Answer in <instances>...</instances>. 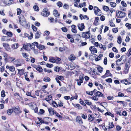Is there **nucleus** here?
<instances>
[{
  "label": "nucleus",
  "instance_id": "1",
  "mask_svg": "<svg viewBox=\"0 0 131 131\" xmlns=\"http://www.w3.org/2000/svg\"><path fill=\"white\" fill-rule=\"evenodd\" d=\"M19 21L21 25L22 26L27 25L26 19L23 15H21L19 16Z\"/></svg>",
  "mask_w": 131,
  "mask_h": 131
},
{
  "label": "nucleus",
  "instance_id": "2",
  "mask_svg": "<svg viewBox=\"0 0 131 131\" xmlns=\"http://www.w3.org/2000/svg\"><path fill=\"white\" fill-rule=\"evenodd\" d=\"M116 16L118 18H122L126 16V13L123 12L122 11H118L117 13L116 12Z\"/></svg>",
  "mask_w": 131,
  "mask_h": 131
},
{
  "label": "nucleus",
  "instance_id": "3",
  "mask_svg": "<svg viewBox=\"0 0 131 131\" xmlns=\"http://www.w3.org/2000/svg\"><path fill=\"white\" fill-rule=\"evenodd\" d=\"M50 14V12L48 11L47 8L43 9L41 13V15L44 17H48Z\"/></svg>",
  "mask_w": 131,
  "mask_h": 131
},
{
  "label": "nucleus",
  "instance_id": "4",
  "mask_svg": "<svg viewBox=\"0 0 131 131\" xmlns=\"http://www.w3.org/2000/svg\"><path fill=\"white\" fill-rule=\"evenodd\" d=\"M94 12L95 14L98 16L101 15L100 13H101V11L99 8L96 6L94 7Z\"/></svg>",
  "mask_w": 131,
  "mask_h": 131
},
{
  "label": "nucleus",
  "instance_id": "5",
  "mask_svg": "<svg viewBox=\"0 0 131 131\" xmlns=\"http://www.w3.org/2000/svg\"><path fill=\"white\" fill-rule=\"evenodd\" d=\"M90 31H89L86 32H83L82 34V37L85 38H89L90 37Z\"/></svg>",
  "mask_w": 131,
  "mask_h": 131
},
{
  "label": "nucleus",
  "instance_id": "6",
  "mask_svg": "<svg viewBox=\"0 0 131 131\" xmlns=\"http://www.w3.org/2000/svg\"><path fill=\"white\" fill-rule=\"evenodd\" d=\"M78 27L79 30L81 31H82L83 29H85V27L83 23L78 24Z\"/></svg>",
  "mask_w": 131,
  "mask_h": 131
},
{
  "label": "nucleus",
  "instance_id": "7",
  "mask_svg": "<svg viewBox=\"0 0 131 131\" xmlns=\"http://www.w3.org/2000/svg\"><path fill=\"white\" fill-rule=\"evenodd\" d=\"M76 120L77 122L80 124H82L83 123L82 119L81 117L80 116L77 117L76 119Z\"/></svg>",
  "mask_w": 131,
  "mask_h": 131
},
{
  "label": "nucleus",
  "instance_id": "8",
  "mask_svg": "<svg viewBox=\"0 0 131 131\" xmlns=\"http://www.w3.org/2000/svg\"><path fill=\"white\" fill-rule=\"evenodd\" d=\"M13 0H4V2L7 5H9L11 4L13 2Z\"/></svg>",
  "mask_w": 131,
  "mask_h": 131
},
{
  "label": "nucleus",
  "instance_id": "9",
  "mask_svg": "<svg viewBox=\"0 0 131 131\" xmlns=\"http://www.w3.org/2000/svg\"><path fill=\"white\" fill-rule=\"evenodd\" d=\"M96 96L99 97H104V95H103L102 93L100 91H97L95 93V94Z\"/></svg>",
  "mask_w": 131,
  "mask_h": 131
},
{
  "label": "nucleus",
  "instance_id": "10",
  "mask_svg": "<svg viewBox=\"0 0 131 131\" xmlns=\"http://www.w3.org/2000/svg\"><path fill=\"white\" fill-rule=\"evenodd\" d=\"M71 27L72 28V32L73 33H76L77 32V31L76 29V26L74 25H73L71 26Z\"/></svg>",
  "mask_w": 131,
  "mask_h": 131
},
{
  "label": "nucleus",
  "instance_id": "11",
  "mask_svg": "<svg viewBox=\"0 0 131 131\" xmlns=\"http://www.w3.org/2000/svg\"><path fill=\"white\" fill-rule=\"evenodd\" d=\"M76 57L73 54H71L70 55L69 57V59L71 61H73L76 58Z\"/></svg>",
  "mask_w": 131,
  "mask_h": 131
},
{
  "label": "nucleus",
  "instance_id": "12",
  "mask_svg": "<svg viewBox=\"0 0 131 131\" xmlns=\"http://www.w3.org/2000/svg\"><path fill=\"white\" fill-rule=\"evenodd\" d=\"M12 109L14 112L19 111V113H21V112L19 111L20 108L19 107H14L12 108Z\"/></svg>",
  "mask_w": 131,
  "mask_h": 131
},
{
  "label": "nucleus",
  "instance_id": "13",
  "mask_svg": "<svg viewBox=\"0 0 131 131\" xmlns=\"http://www.w3.org/2000/svg\"><path fill=\"white\" fill-rule=\"evenodd\" d=\"M8 36H3L2 37L1 39L2 41H10L11 40L10 39H8Z\"/></svg>",
  "mask_w": 131,
  "mask_h": 131
},
{
  "label": "nucleus",
  "instance_id": "14",
  "mask_svg": "<svg viewBox=\"0 0 131 131\" xmlns=\"http://www.w3.org/2000/svg\"><path fill=\"white\" fill-rule=\"evenodd\" d=\"M53 13L56 17H58L60 16V14L58 12V11L56 10H55L53 11Z\"/></svg>",
  "mask_w": 131,
  "mask_h": 131
},
{
  "label": "nucleus",
  "instance_id": "15",
  "mask_svg": "<svg viewBox=\"0 0 131 131\" xmlns=\"http://www.w3.org/2000/svg\"><path fill=\"white\" fill-rule=\"evenodd\" d=\"M124 57L125 58V61H126V56H122L121 57V58H120V59H118V60H117L116 61V65H119V64H118L117 62H119L121 61L122 60L123 58V57Z\"/></svg>",
  "mask_w": 131,
  "mask_h": 131
},
{
  "label": "nucleus",
  "instance_id": "16",
  "mask_svg": "<svg viewBox=\"0 0 131 131\" xmlns=\"http://www.w3.org/2000/svg\"><path fill=\"white\" fill-rule=\"evenodd\" d=\"M129 65L128 64L126 63L125 65V73H127L128 72L129 68Z\"/></svg>",
  "mask_w": 131,
  "mask_h": 131
},
{
  "label": "nucleus",
  "instance_id": "17",
  "mask_svg": "<svg viewBox=\"0 0 131 131\" xmlns=\"http://www.w3.org/2000/svg\"><path fill=\"white\" fill-rule=\"evenodd\" d=\"M54 70L56 72L61 71L62 68L59 67H56L54 68Z\"/></svg>",
  "mask_w": 131,
  "mask_h": 131
},
{
  "label": "nucleus",
  "instance_id": "18",
  "mask_svg": "<svg viewBox=\"0 0 131 131\" xmlns=\"http://www.w3.org/2000/svg\"><path fill=\"white\" fill-rule=\"evenodd\" d=\"M48 111L50 113V114L51 115H53L54 113V111L52 108H50L48 109Z\"/></svg>",
  "mask_w": 131,
  "mask_h": 131
},
{
  "label": "nucleus",
  "instance_id": "19",
  "mask_svg": "<svg viewBox=\"0 0 131 131\" xmlns=\"http://www.w3.org/2000/svg\"><path fill=\"white\" fill-rule=\"evenodd\" d=\"M40 50H42L45 49V46L42 45L41 44L39 45L37 47Z\"/></svg>",
  "mask_w": 131,
  "mask_h": 131
},
{
  "label": "nucleus",
  "instance_id": "20",
  "mask_svg": "<svg viewBox=\"0 0 131 131\" xmlns=\"http://www.w3.org/2000/svg\"><path fill=\"white\" fill-rule=\"evenodd\" d=\"M12 47L14 49H16L18 47V44L17 43L13 44L12 45Z\"/></svg>",
  "mask_w": 131,
  "mask_h": 131
},
{
  "label": "nucleus",
  "instance_id": "21",
  "mask_svg": "<svg viewBox=\"0 0 131 131\" xmlns=\"http://www.w3.org/2000/svg\"><path fill=\"white\" fill-rule=\"evenodd\" d=\"M38 119L39 120L40 122L38 123V124H39L40 125L42 124V123H45V122L44 120H42V118H40L39 117H37Z\"/></svg>",
  "mask_w": 131,
  "mask_h": 131
},
{
  "label": "nucleus",
  "instance_id": "22",
  "mask_svg": "<svg viewBox=\"0 0 131 131\" xmlns=\"http://www.w3.org/2000/svg\"><path fill=\"white\" fill-rule=\"evenodd\" d=\"M36 70L40 72H42V71L43 69L40 66H39L37 68Z\"/></svg>",
  "mask_w": 131,
  "mask_h": 131
},
{
  "label": "nucleus",
  "instance_id": "23",
  "mask_svg": "<svg viewBox=\"0 0 131 131\" xmlns=\"http://www.w3.org/2000/svg\"><path fill=\"white\" fill-rule=\"evenodd\" d=\"M103 8L104 10L106 12H107L109 10V7L106 6H103Z\"/></svg>",
  "mask_w": 131,
  "mask_h": 131
},
{
  "label": "nucleus",
  "instance_id": "24",
  "mask_svg": "<svg viewBox=\"0 0 131 131\" xmlns=\"http://www.w3.org/2000/svg\"><path fill=\"white\" fill-rule=\"evenodd\" d=\"M49 61L51 62L55 63V58L53 57H51Z\"/></svg>",
  "mask_w": 131,
  "mask_h": 131
},
{
  "label": "nucleus",
  "instance_id": "25",
  "mask_svg": "<svg viewBox=\"0 0 131 131\" xmlns=\"http://www.w3.org/2000/svg\"><path fill=\"white\" fill-rule=\"evenodd\" d=\"M61 60V59L59 58L56 57L55 58V63H58Z\"/></svg>",
  "mask_w": 131,
  "mask_h": 131
},
{
  "label": "nucleus",
  "instance_id": "26",
  "mask_svg": "<svg viewBox=\"0 0 131 131\" xmlns=\"http://www.w3.org/2000/svg\"><path fill=\"white\" fill-rule=\"evenodd\" d=\"M40 37V35L39 34V32L37 31L35 35V38L38 39Z\"/></svg>",
  "mask_w": 131,
  "mask_h": 131
},
{
  "label": "nucleus",
  "instance_id": "27",
  "mask_svg": "<svg viewBox=\"0 0 131 131\" xmlns=\"http://www.w3.org/2000/svg\"><path fill=\"white\" fill-rule=\"evenodd\" d=\"M43 80L46 82H49L50 81V79L49 78L46 77L43 79Z\"/></svg>",
  "mask_w": 131,
  "mask_h": 131
},
{
  "label": "nucleus",
  "instance_id": "28",
  "mask_svg": "<svg viewBox=\"0 0 131 131\" xmlns=\"http://www.w3.org/2000/svg\"><path fill=\"white\" fill-rule=\"evenodd\" d=\"M52 104L54 107H58V105L55 101H53L52 102Z\"/></svg>",
  "mask_w": 131,
  "mask_h": 131
},
{
  "label": "nucleus",
  "instance_id": "29",
  "mask_svg": "<svg viewBox=\"0 0 131 131\" xmlns=\"http://www.w3.org/2000/svg\"><path fill=\"white\" fill-rule=\"evenodd\" d=\"M3 45L5 49H6L9 46V45L7 43H3Z\"/></svg>",
  "mask_w": 131,
  "mask_h": 131
},
{
  "label": "nucleus",
  "instance_id": "30",
  "mask_svg": "<svg viewBox=\"0 0 131 131\" xmlns=\"http://www.w3.org/2000/svg\"><path fill=\"white\" fill-rule=\"evenodd\" d=\"M107 77L111 76L112 75L109 70H107L105 74Z\"/></svg>",
  "mask_w": 131,
  "mask_h": 131
},
{
  "label": "nucleus",
  "instance_id": "31",
  "mask_svg": "<svg viewBox=\"0 0 131 131\" xmlns=\"http://www.w3.org/2000/svg\"><path fill=\"white\" fill-rule=\"evenodd\" d=\"M127 56L129 57L131 55V48H130L128 50V51L126 53Z\"/></svg>",
  "mask_w": 131,
  "mask_h": 131
},
{
  "label": "nucleus",
  "instance_id": "32",
  "mask_svg": "<svg viewBox=\"0 0 131 131\" xmlns=\"http://www.w3.org/2000/svg\"><path fill=\"white\" fill-rule=\"evenodd\" d=\"M117 39V42L119 44L121 43L122 42V39L121 36H119L118 37Z\"/></svg>",
  "mask_w": 131,
  "mask_h": 131
},
{
  "label": "nucleus",
  "instance_id": "33",
  "mask_svg": "<svg viewBox=\"0 0 131 131\" xmlns=\"http://www.w3.org/2000/svg\"><path fill=\"white\" fill-rule=\"evenodd\" d=\"M97 69L99 71L100 73H101L102 72L103 69V68L101 67H98Z\"/></svg>",
  "mask_w": 131,
  "mask_h": 131
},
{
  "label": "nucleus",
  "instance_id": "34",
  "mask_svg": "<svg viewBox=\"0 0 131 131\" xmlns=\"http://www.w3.org/2000/svg\"><path fill=\"white\" fill-rule=\"evenodd\" d=\"M85 6L86 5L85 2H83L82 3H80L79 4V7H82L83 6Z\"/></svg>",
  "mask_w": 131,
  "mask_h": 131
},
{
  "label": "nucleus",
  "instance_id": "35",
  "mask_svg": "<svg viewBox=\"0 0 131 131\" xmlns=\"http://www.w3.org/2000/svg\"><path fill=\"white\" fill-rule=\"evenodd\" d=\"M125 26L127 27L128 29L131 28V24H130L127 23L125 24Z\"/></svg>",
  "mask_w": 131,
  "mask_h": 131
},
{
  "label": "nucleus",
  "instance_id": "36",
  "mask_svg": "<svg viewBox=\"0 0 131 131\" xmlns=\"http://www.w3.org/2000/svg\"><path fill=\"white\" fill-rule=\"evenodd\" d=\"M110 5L111 7H115L116 5V4L114 2H111L110 3Z\"/></svg>",
  "mask_w": 131,
  "mask_h": 131
},
{
  "label": "nucleus",
  "instance_id": "37",
  "mask_svg": "<svg viewBox=\"0 0 131 131\" xmlns=\"http://www.w3.org/2000/svg\"><path fill=\"white\" fill-rule=\"evenodd\" d=\"M13 111L12 109H8L7 112L8 114V115H10L12 113Z\"/></svg>",
  "mask_w": 131,
  "mask_h": 131
},
{
  "label": "nucleus",
  "instance_id": "38",
  "mask_svg": "<svg viewBox=\"0 0 131 131\" xmlns=\"http://www.w3.org/2000/svg\"><path fill=\"white\" fill-rule=\"evenodd\" d=\"M17 14L18 15H20L21 13V10L20 8H18L17 9Z\"/></svg>",
  "mask_w": 131,
  "mask_h": 131
},
{
  "label": "nucleus",
  "instance_id": "39",
  "mask_svg": "<svg viewBox=\"0 0 131 131\" xmlns=\"http://www.w3.org/2000/svg\"><path fill=\"white\" fill-rule=\"evenodd\" d=\"M85 102L86 104L89 105H91L92 104L91 102H89V101L88 100H85Z\"/></svg>",
  "mask_w": 131,
  "mask_h": 131
},
{
  "label": "nucleus",
  "instance_id": "40",
  "mask_svg": "<svg viewBox=\"0 0 131 131\" xmlns=\"http://www.w3.org/2000/svg\"><path fill=\"white\" fill-rule=\"evenodd\" d=\"M121 82L123 83L126 85H127L128 83V81L126 79L123 80Z\"/></svg>",
  "mask_w": 131,
  "mask_h": 131
},
{
  "label": "nucleus",
  "instance_id": "41",
  "mask_svg": "<svg viewBox=\"0 0 131 131\" xmlns=\"http://www.w3.org/2000/svg\"><path fill=\"white\" fill-rule=\"evenodd\" d=\"M74 106L76 107H78L79 109H81L82 108V107L79 104H76Z\"/></svg>",
  "mask_w": 131,
  "mask_h": 131
},
{
  "label": "nucleus",
  "instance_id": "42",
  "mask_svg": "<svg viewBox=\"0 0 131 131\" xmlns=\"http://www.w3.org/2000/svg\"><path fill=\"white\" fill-rule=\"evenodd\" d=\"M46 66L47 67L50 68L52 67L53 66V64H52L48 63L46 64Z\"/></svg>",
  "mask_w": 131,
  "mask_h": 131
},
{
  "label": "nucleus",
  "instance_id": "43",
  "mask_svg": "<svg viewBox=\"0 0 131 131\" xmlns=\"http://www.w3.org/2000/svg\"><path fill=\"white\" fill-rule=\"evenodd\" d=\"M33 8L34 10L36 11H38L39 10V8L37 5L34 6L33 7Z\"/></svg>",
  "mask_w": 131,
  "mask_h": 131
},
{
  "label": "nucleus",
  "instance_id": "44",
  "mask_svg": "<svg viewBox=\"0 0 131 131\" xmlns=\"http://www.w3.org/2000/svg\"><path fill=\"white\" fill-rule=\"evenodd\" d=\"M9 37H11L13 35L12 33L10 32H7L6 33V34Z\"/></svg>",
  "mask_w": 131,
  "mask_h": 131
},
{
  "label": "nucleus",
  "instance_id": "45",
  "mask_svg": "<svg viewBox=\"0 0 131 131\" xmlns=\"http://www.w3.org/2000/svg\"><path fill=\"white\" fill-rule=\"evenodd\" d=\"M9 70L13 72L15 70V68L13 66H11L9 68Z\"/></svg>",
  "mask_w": 131,
  "mask_h": 131
},
{
  "label": "nucleus",
  "instance_id": "46",
  "mask_svg": "<svg viewBox=\"0 0 131 131\" xmlns=\"http://www.w3.org/2000/svg\"><path fill=\"white\" fill-rule=\"evenodd\" d=\"M57 5L59 7H61L63 5L62 3L60 1L58 2L57 3Z\"/></svg>",
  "mask_w": 131,
  "mask_h": 131
},
{
  "label": "nucleus",
  "instance_id": "47",
  "mask_svg": "<svg viewBox=\"0 0 131 131\" xmlns=\"http://www.w3.org/2000/svg\"><path fill=\"white\" fill-rule=\"evenodd\" d=\"M116 127L117 131H119L121 129V127L119 126V125H117Z\"/></svg>",
  "mask_w": 131,
  "mask_h": 131
},
{
  "label": "nucleus",
  "instance_id": "48",
  "mask_svg": "<svg viewBox=\"0 0 131 131\" xmlns=\"http://www.w3.org/2000/svg\"><path fill=\"white\" fill-rule=\"evenodd\" d=\"M32 28L34 30V31H36L37 30L36 27V26H35L34 25H32Z\"/></svg>",
  "mask_w": 131,
  "mask_h": 131
},
{
  "label": "nucleus",
  "instance_id": "49",
  "mask_svg": "<svg viewBox=\"0 0 131 131\" xmlns=\"http://www.w3.org/2000/svg\"><path fill=\"white\" fill-rule=\"evenodd\" d=\"M80 103L82 105L85 106H86L85 104L84 103V101H82V99H80Z\"/></svg>",
  "mask_w": 131,
  "mask_h": 131
},
{
  "label": "nucleus",
  "instance_id": "50",
  "mask_svg": "<svg viewBox=\"0 0 131 131\" xmlns=\"http://www.w3.org/2000/svg\"><path fill=\"white\" fill-rule=\"evenodd\" d=\"M58 105L60 107L62 106L63 105V103L60 100L58 102Z\"/></svg>",
  "mask_w": 131,
  "mask_h": 131
},
{
  "label": "nucleus",
  "instance_id": "51",
  "mask_svg": "<svg viewBox=\"0 0 131 131\" xmlns=\"http://www.w3.org/2000/svg\"><path fill=\"white\" fill-rule=\"evenodd\" d=\"M5 91L4 90H3L1 92V94L2 97H5Z\"/></svg>",
  "mask_w": 131,
  "mask_h": 131
},
{
  "label": "nucleus",
  "instance_id": "52",
  "mask_svg": "<svg viewBox=\"0 0 131 131\" xmlns=\"http://www.w3.org/2000/svg\"><path fill=\"white\" fill-rule=\"evenodd\" d=\"M121 4L124 7H126L127 6V4L126 3H125L124 1H122L121 2Z\"/></svg>",
  "mask_w": 131,
  "mask_h": 131
},
{
  "label": "nucleus",
  "instance_id": "53",
  "mask_svg": "<svg viewBox=\"0 0 131 131\" xmlns=\"http://www.w3.org/2000/svg\"><path fill=\"white\" fill-rule=\"evenodd\" d=\"M107 82L111 83L112 82V79L111 78H108L105 80Z\"/></svg>",
  "mask_w": 131,
  "mask_h": 131
},
{
  "label": "nucleus",
  "instance_id": "54",
  "mask_svg": "<svg viewBox=\"0 0 131 131\" xmlns=\"http://www.w3.org/2000/svg\"><path fill=\"white\" fill-rule=\"evenodd\" d=\"M61 29L64 32H66L67 31V28L65 27L62 28Z\"/></svg>",
  "mask_w": 131,
  "mask_h": 131
},
{
  "label": "nucleus",
  "instance_id": "55",
  "mask_svg": "<svg viewBox=\"0 0 131 131\" xmlns=\"http://www.w3.org/2000/svg\"><path fill=\"white\" fill-rule=\"evenodd\" d=\"M86 93L88 95H92L93 94V92H92V91H91L90 92L89 91H86Z\"/></svg>",
  "mask_w": 131,
  "mask_h": 131
},
{
  "label": "nucleus",
  "instance_id": "56",
  "mask_svg": "<svg viewBox=\"0 0 131 131\" xmlns=\"http://www.w3.org/2000/svg\"><path fill=\"white\" fill-rule=\"evenodd\" d=\"M22 54L23 56L25 58H26V57H28L29 56L28 55H27V54L25 53H22Z\"/></svg>",
  "mask_w": 131,
  "mask_h": 131
},
{
  "label": "nucleus",
  "instance_id": "57",
  "mask_svg": "<svg viewBox=\"0 0 131 131\" xmlns=\"http://www.w3.org/2000/svg\"><path fill=\"white\" fill-rule=\"evenodd\" d=\"M105 17L103 15H102V16H101L100 18V19L102 21H104V20H105Z\"/></svg>",
  "mask_w": 131,
  "mask_h": 131
},
{
  "label": "nucleus",
  "instance_id": "58",
  "mask_svg": "<svg viewBox=\"0 0 131 131\" xmlns=\"http://www.w3.org/2000/svg\"><path fill=\"white\" fill-rule=\"evenodd\" d=\"M110 26L112 27H114L115 26V24H114L113 22L112 21V20H110Z\"/></svg>",
  "mask_w": 131,
  "mask_h": 131
},
{
  "label": "nucleus",
  "instance_id": "59",
  "mask_svg": "<svg viewBox=\"0 0 131 131\" xmlns=\"http://www.w3.org/2000/svg\"><path fill=\"white\" fill-rule=\"evenodd\" d=\"M110 123H109V126L108 129H110L111 128H112L114 126V125L113 124V122H112L111 123V125H110Z\"/></svg>",
  "mask_w": 131,
  "mask_h": 131
},
{
  "label": "nucleus",
  "instance_id": "60",
  "mask_svg": "<svg viewBox=\"0 0 131 131\" xmlns=\"http://www.w3.org/2000/svg\"><path fill=\"white\" fill-rule=\"evenodd\" d=\"M109 56L111 58H113L114 57V54L112 52L110 53L109 54Z\"/></svg>",
  "mask_w": 131,
  "mask_h": 131
},
{
  "label": "nucleus",
  "instance_id": "61",
  "mask_svg": "<svg viewBox=\"0 0 131 131\" xmlns=\"http://www.w3.org/2000/svg\"><path fill=\"white\" fill-rule=\"evenodd\" d=\"M63 7L64 9H67L68 8L69 6L68 5L65 4L63 5Z\"/></svg>",
  "mask_w": 131,
  "mask_h": 131
},
{
  "label": "nucleus",
  "instance_id": "62",
  "mask_svg": "<svg viewBox=\"0 0 131 131\" xmlns=\"http://www.w3.org/2000/svg\"><path fill=\"white\" fill-rule=\"evenodd\" d=\"M124 93L119 92L118 94V96L119 97H122L124 96Z\"/></svg>",
  "mask_w": 131,
  "mask_h": 131
},
{
  "label": "nucleus",
  "instance_id": "63",
  "mask_svg": "<svg viewBox=\"0 0 131 131\" xmlns=\"http://www.w3.org/2000/svg\"><path fill=\"white\" fill-rule=\"evenodd\" d=\"M66 89L65 87H63L61 88L60 89V91H66Z\"/></svg>",
  "mask_w": 131,
  "mask_h": 131
},
{
  "label": "nucleus",
  "instance_id": "64",
  "mask_svg": "<svg viewBox=\"0 0 131 131\" xmlns=\"http://www.w3.org/2000/svg\"><path fill=\"white\" fill-rule=\"evenodd\" d=\"M107 59L106 57L105 58L104 60V63L105 65L107 64Z\"/></svg>",
  "mask_w": 131,
  "mask_h": 131
}]
</instances>
